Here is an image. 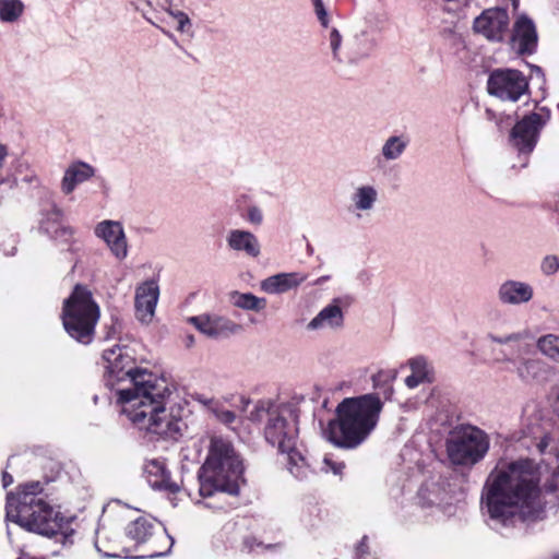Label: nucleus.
<instances>
[{
  "mask_svg": "<svg viewBox=\"0 0 559 559\" xmlns=\"http://www.w3.org/2000/svg\"><path fill=\"white\" fill-rule=\"evenodd\" d=\"M542 469L531 459L500 463L489 474L481 492V506L495 530L518 522L537 521L547 504L559 503V466L540 485Z\"/></svg>",
  "mask_w": 559,
  "mask_h": 559,
  "instance_id": "obj_1",
  "label": "nucleus"
},
{
  "mask_svg": "<svg viewBox=\"0 0 559 559\" xmlns=\"http://www.w3.org/2000/svg\"><path fill=\"white\" fill-rule=\"evenodd\" d=\"M107 382L129 380L130 386L118 390L121 412L139 429L159 436L174 437L179 423L166 409L169 396L165 379L146 369L134 368V359L126 346L115 345L103 353Z\"/></svg>",
  "mask_w": 559,
  "mask_h": 559,
  "instance_id": "obj_2",
  "label": "nucleus"
},
{
  "mask_svg": "<svg viewBox=\"0 0 559 559\" xmlns=\"http://www.w3.org/2000/svg\"><path fill=\"white\" fill-rule=\"evenodd\" d=\"M298 409L292 403L258 401L249 419L264 423L263 435L267 443L286 456L287 469L299 480L309 477L313 469L298 448Z\"/></svg>",
  "mask_w": 559,
  "mask_h": 559,
  "instance_id": "obj_3",
  "label": "nucleus"
},
{
  "mask_svg": "<svg viewBox=\"0 0 559 559\" xmlns=\"http://www.w3.org/2000/svg\"><path fill=\"white\" fill-rule=\"evenodd\" d=\"M382 407L376 394L344 399L336 407V419L324 429V437L337 448L356 449L374 430Z\"/></svg>",
  "mask_w": 559,
  "mask_h": 559,
  "instance_id": "obj_4",
  "label": "nucleus"
},
{
  "mask_svg": "<svg viewBox=\"0 0 559 559\" xmlns=\"http://www.w3.org/2000/svg\"><path fill=\"white\" fill-rule=\"evenodd\" d=\"M43 486L32 481L19 487L16 493L7 495L5 515L11 522L29 532L44 536H53L66 523L64 516L45 501L39 493Z\"/></svg>",
  "mask_w": 559,
  "mask_h": 559,
  "instance_id": "obj_5",
  "label": "nucleus"
},
{
  "mask_svg": "<svg viewBox=\"0 0 559 559\" xmlns=\"http://www.w3.org/2000/svg\"><path fill=\"white\" fill-rule=\"evenodd\" d=\"M242 472V462L231 442L221 436H212L206 459L198 473L200 496H237Z\"/></svg>",
  "mask_w": 559,
  "mask_h": 559,
  "instance_id": "obj_6",
  "label": "nucleus"
},
{
  "mask_svg": "<svg viewBox=\"0 0 559 559\" xmlns=\"http://www.w3.org/2000/svg\"><path fill=\"white\" fill-rule=\"evenodd\" d=\"M99 318L100 308L92 292L85 286L75 285L71 295L64 299L61 312L67 334L82 345H90L95 337Z\"/></svg>",
  "mask_w": 559,
  "mask_h": 559,
  "instance_id": "obj_7",
  "label": "nucleus"
},
{
  "mask_svg": "<svg viewBox=\"0 0 559 559\" xmlns=\"http://www.w3.org/2000/svg\"><path fill=\"white\" fill-rule=\"evenodd\" d=\"M488 337L495 343L508 346V350L501 352L502 358L498 361L510 364L511 370L522 382L532 384L546 380L549 367L536 357L533 345L524 342L521 334L513 333L507 336L489 334Z\"/></svg>",
  "mask_w": 559,
  "mask_h": 559,
  "instance_id": "obj_8",
  "label": "nucleus"
},
{
  "mask_svg": "<svg viewBox=\"0 0 559 559\" xmlns=\"http://www.w3.org/2000/svg\"><path fill=\"white\" fill-rule=\"evenodd\" d=\"M486 117L489 120H495L500 130L512 126L510 143L518 150L520 157L523 159L522 167H526L528 155L534 151L539 133L549 119L548 111L543 114L531 112L515 123L512 115H507L502 111L496 112L491 108L486 109Z\"/></svg>",
  "mask_w": 559,
  "mask_h": 559,
  "instance_id": "obj_9",
  "label": "nucleus"
},
{
  "mask_svg": "<svg viewBox=\"0 0 559 559\" xmlns=\"http://www.w3.org/2000/svg\"><path fill=\"white\" fill-rule=\"evenodd\" d=\"M488 435L478 427L466 425L454 429L447 440V452L455 465H474L489 451Z\"/></svg>",
  "mask_w": 559,
  "mask_h": 559,
  "instance_id": "obj_10",
  "label": "nucleus"
},
{
  "mask_svg": "<svg viewBox=\"0 0 559 559\" xmlns=\"http://www.w3.org/2000/svg\"><path fill=\"white\" fill-rule=\"evenodd\" d=\"M127 534L136 544H148V551L143 557L158 558L166 556L173 545V538L153 519L139 518L127 527Z\"/></svg>",
  "mask_w": 559,
  "mask_h": 559,
  "instance_id": "obj_11",
  "label": "nucleus"
},
{
  "mask_svg": "<svg viewBox=\"0 0 559 559\" xmlns=\"http://www.w3.org/2000/svg\"><path fill=\"white\" fill-rule=\"evenodd\" d=\"M489 94L502 102H518L528 90V82L522 72L498 69L490 73L487 82Z\"/></svg>",
  "mask_w": 559,
  "mask_h": 559,
  "instance_id": "obj_12",
  "label": "nucleus"
},
{
  "mask_svg": "<svg viewBox=\"0 0 559 559\" xmlns=\"http://www.w3.org/2000/svg\"><path fill=\"white\" fill-rule=\"evenodd\" d=\"M510 19L507 10L492 8L485 10L474 20L473 28L490 41H502L509 31Z\"/></svg>",
  "mask_w": 559,
  "mask_h": 559,
  "instance_id": "obj_13",
  "label": "nucleus"
},
{
  "mask_svg": "<svg viewBox=\"0 0 559 559\" xmlns=\"http://www.w3.org/2000/svg\"><path fill=\"white\" fill-rule=\"evenodd\" d=\"M94 234L103 240L110 253L119 261H123L129 253V246L124 228L118 221L104 219L96 224Z\"/></svg>",
  "mask_w": 559,
  "mask_h": 559,
  "instance_id": "obj_14",
  "label": "nucleus"
},
{
  "mask_svg": "<svg viewBox=\"0 0 559 559\" xmlns=\"http://www.w3.org/2000/svg\"><path fill=\"white\" fill-rule=\"evenodd\" d=\"M510 44L518 55H533L536 51L538 35L535 23L527 15L521 14L515 20Z\"/></svg>",
  "mask_w": 559,
  "mask_h": 559,
  "instance_id": "obj_15",
  "label": "nucleus"
},
{
  "mask_svg": "<svg viewBox=\"0 0 559 559\" xmlns=\"http://www.w3.org/2000/svg\"><path fill=\"white\" fill-rule=\"evenodd\" d=\"M343 306H346L344 298L336 297L330 304L324 306L318 314L312 318L308 324V331L321 330H340L344 326V312Z\"/></svg>",
  "mask_w": 559,
  "mask_h": 559,
  "instance_id": "obj_16",
  "label": "nucleus"
},
{
  "mask_svg": "<svg viewBox=\"0 0 559 559\" xmlns=\"http://www.w3.org/2000/svg\"><path fill=\"white\" fill-rule=\"evenodd\" d=\"M497 298L503 306L526 305L534 298V287L527 282L509 278L499 284Z\"/></svg>",
  "mask_w": 559,
  "mask_h": 559,
  "instance_id": "obj_17",
  "label": "nucleus"
},
{
  "mask_svg": "<svg viewBox=\"0 0 559 559\" xmlns=\"http://www.w3.org/2000/svg\"><path fill=\"white\" fill-rule=\"evenodd\" d=\"M188 321L202 334L212 338L228 336L240 331L239 324L219 316L201 314L190 317Z\"/></svg>",
  "mask_w": 559,
  "mask_h": 559,
  "instance_id": "obj_18",
  "label": "nucleus"
},
{
  "mask_svg": "<svg viewBox=\"0 0 559 559\" xmlns=\"http://www.w3.org/2000/svg\"><path fill=\"white\" fill-rule=\"evenodd\" d=\"M159 297V287L157 282L151 280L142 283L135 289V314L142 323H150L154 317L156 305Z\"/></svg>",
  "mask_w": 559,
  "mask_h": 559,
  "instance_id": "obj_19",
  "label": "nucleus"
},
{
  "mask_svg": "<svg viewBox=\"0 0 559 559\" xmlns=\"http://www.w3.org/2000/svg\"><path fill=\"white\" fill-rule=\"evenodd\" d=\"M310 2L313 7L314 14L320 25L324 28V38L329 43L333 60L338 63L344 62V60L341 58V46L343 37L338 28L330 25L329 13L323 0H310Z\"/></svg>",
  "mask_w": 559,
  "mask_h": 559,
  "instance_id": "obj_20",
  "label": "nucleus"
},
{
  "mask_svg": "<svg viewBox=\"0 0 559 559\" xmlns=\"http://www.w3.org/2000/svg\"><path fill=\"white\" fill-rule=\"evenodd\" d=\"M226 243L231 251L243 253L252 259H257L261 254V243L250 230L230 229L226 237Z\"/></svg>",
  "mask_w": 559,
  "mask_h": 559,
  "instance_id": "obj_21",
  "label": "nucleus"
},
{
  "mask_svg": "<svg viewBox=\"0 0 559 559\" xmlns=\"http://www.w3.org/2000/svg\"><path fill=\"white\" fill-rule=\"evenodd\" d=\"M144 473L150 486L154 489L165 490L170 493L180 491V486L170 479L165 463L159 460L148 461L144 466Z\"/></svg>",
  "mask_w": 559,
  "mask_h": 559,
  "instance_id": "obj_22",
  "label": "nucleus"
},
{
  "mask_svg": "<svg viewBox=\"0 0 559 559\" xmlns=\"http://www.w3.org/2000/svg\"><path fill=\"white\" fill-rule=\"evenodd\" d=\"M307 280L300 272L278 273L261 282V289L267 294L277 295L297 288Z\"/></svg>",
  "mask_w": 559,
  "mask_h": 559,
  "instance_id": "obj_23",
  "label": "nucleus"
},
{
  "mask_svg": "<svg viewBox=\"0 0 559 559\" xmlns=\"http://www.w3.org/2000/svg\"><path fill=\"white\" fill-rule=\"evenodd\" d=\"M412 373L405 378V385L408 389H416L420 384L431 383L435 380L433 368L423 356H417L408 360Z\"/></svg>",
  "mask_w": 559,
  "mask_h": 559,
  "instance_id": "obj_24",
  "label": "nucleus"
},
{
  "mask_svg": "<svg viewBox=\"0 0 559 559\" xmlns=\"http://www.w3.org/2000/svg\"><path fill=\"white\" fill-rule=\"evenodd\" d=\"M94 176V168L83 162L71 164L64 171L61 182V189L66 194H70L81 183Z\"/></svg>",
  "mask_w": 559,
  "mask_h": 559,
  "instance_id": "obj_25",
  "label": "nucleus"
},
{
  "mask_svg": "<svg viewBox=\"0 0 559 559\" xmlns=\"http://www.w3.org/2000/svg\"><path fill=\"white\" fill-rule=\"evenodd\" d=\"M374 48L373 38L365 31L356 34L348 44L346 62L357 64L368 58Z\"/></svg>",
  "mask_w": 559,
  "mask_h": 559,
  "instance_id": "obj_26",
  "label": "nucleus"
},
{
  "mask_svg": "<svg viewBox=\"0 0 559 559\" xmlns=\"http://www.w3.org/2000/svg\"><path fill=\"white\" fill-rule=\"evenodd\" d=\"M378 190L373 186L360 185L356 187L350 195V201L357 216L360 217V213L371 212L378 202Z\"/></svg>",
  "mask_w": 559,
  "mask_h": 559,
  "instance_id": "obj_27",
  "label": "nucleus"
},
{
  "mask_svg": "<svg viewBox=\"0 0 559 559\" xmlns=\"http://www.w3.org/2000/svg\"><path fill=\"white\" fill-rule=\"evenodd\" d=\"M448 492L437 483L424 484L417 493V503L421 508L442 507L448 503Z\"/></svg>",
  "mask_w": 559,
  "mask_h": 559,
  "instance_id": "obj_28",
  "label": "nucleus"
},
{
  "mask_svg": "<svg viewBox=\"0 0 559 559\" xmlns=\"http://www.w3.org/2000/svg\"><path fill=\"white\" fill-rule=\"evenodd\" d=\"M396 378V370H380L376 374L372 376L373 388L377 390L374 393L379 399L380 395L383 396L384 400H390L394 392L393 390V381Z\"/></svg>",
  "mask_w": 559,
  "mask_h": 559,
  "instance_id": "obj_29",
  "label": "nucleus"
},
{
  "mask_svg": "<svg viewBox=\"0 0 559 559\" xmlns=\"http://www.w3.org/2000/svg\"><path fill=\"white\" fill-rule=\"evenodd\" d=\"M165 4L164 11L177 22L176 31L180 34L193 37V23L189 15L186 12L176 9L173 0H165Z\"/></svg>",
  "mask_w": 559,
  "mask_h": 559,
  "instance_id": "obj_30",
  "label": "nucleus"
},
{
  "mask_svg": "<svg viewBox=\"0 0 559 559\" xmlns=\"http://www.w3.org/2000/svg\"><path fill=\"white\" fill-rule=\"evenodd\" d=\"M231 304L240 309L250 311H262L266 307V299L251 293L234 292L230 295Z\"/></svg>",
  "mask_w": 559,
  "mask_h": 559,
  "instance_id": "obj_31",
  "label": "nucleus"
},
{
  "mask_svg": "<svg viewBox=\"0 0 559 559\" xmlns=\"http://www.w3.org/2000/svg\"><path fill=\"white\" fill-rule=\"evenodd\" d=\"M408 141L402 135L390 136L382 145L381 154L385 160H395L406 150Z\"/></svg>",
  "mask_w": 559,
  "mask_h": 559,
  "instance_id": "obj_32",
  "label": "nucleus"
},
{
  "mask_svg": "<svg viewBox=\"0 0 559 559\" xmlns=\"http://www.w3.org/2000/svg\"><path fill=\"white\" fill-rule=\"evenodd\" d=\"M24 9L22 0H0V21L15 23L23 15Z\"/></svg>",
  "mask_w": 559,
  "mask_h": 559,
  "instance_id": "obj_33",
  "label": "nucleus"
},
{
  "mask_svg": "<svg viewBox=\"0 0 559 559\" xmlns=\"http://www.w3.org/2000/svg\"><path fill=\"white\" fill-rule=\"evenodd\" d=\"M536 345L542 354L554 360H559V336L555 334L544 335L538 338Z\"/></svg>",
  "mask_w": 559,
  "mask_h": 559,
  "instance_id": "obj_34",
  "label": "nucleus"
},
{
  "mask_svg": "<svg viewBox=\"0 0 559 559\" xmlns=\"http://www.w3.org/2000/svg\"><path fill=\"white\" fill-rule=\"evenodd\" d=\"M204 405L209 407L215 418L226 426H231L236 420V414L229 409H225L218 402L213 400H202Z\"/></svg>",
  "mask_w": 559,
  "mask_h": 559,
  "instance_id": "obj_35",
  "label": "nucleus"
},
{
  "mask_svg": "<svg viewBox=\"0 0 559 559\" xmlns=\"http://www.w3.org/2000/svg\"><path fill=\"white\" fill-rule=\"evenodd\" d=\"M62 212L61 210L53 207L47 213L46 217L40 222V229L51 237L50 230H58V227L62 225Z\"/></svg>",
  "mask_w": 559,
  "mask_h": 559,
  "instance_id": "obj_36",
  "label": "nucleus"
},
{
  "mask_svg": "<svg viewBox=\"0 0 559 559\" xmlns=\"http://www.w3.org/2000/svg\"><path fill=\"white\" fill-rule=\"evenodd\" d=\"M540 271L546 276H551L559 271V258L555 254H548L543 258Z\"/></svg>",
  "mask_w": 559,
  "mask_h": 559,
  "instance_id": "obj_37",
  "label": "nucleus"
},
{
  "mask_svg": "<svg viewBox=\"0 0 559 559\" xmlns=\"http://www.w3.org/2000/svg\"><path fill=\"white\" fill-rule=\"evenodd\" d=\"M51 231V239L64 243H69L72 241L73 236L75 234V230L73 227L69 225L62 224L60 227H58V230H50Z\"/></svg>",
  "mask_w": 559,
  "mask_h": 559,
  "instance_id": "obj_38",
  "label": "nucleus"
},
{
  "mask_svg": "<svg viewBox=\"0 0 559 559\" xmlns=\"http://www.w3.org/2000/svg\"><path fill=\"white\" fill-rule=\"evenodd\" d=\"M345 468L344 462L334 461L330 455H325L322 461L321 469L325 473H333L334 475H341Z\"/></svg>",
  "mask_w": 559,
  "mask_h": 559,
  "instance_id": "obj_39",
  "label": "nucleus"
},
{
  "mask_svg": "<svg viewBox=\"0 0 559 559\" xmlns=\"http://www.w3.org/2000/svg\"><path fill=\"white\" fill-rule=\"evenodd\" d=\"M246 221L254 226L263 223V212L258 205H249L247 209Z\"/></svg>",
  "mask_w": 559,
  "mask_h": 559,
  "instance_id": "obj_40",
  "label": "nucleus"
},
{
  "mask_svg": "<svg viewBox=\"0 0 559 559\" xmlns=\"http://www.w3.org/2000/svg\"><path fill=\"white\" fill-rule=\"evenodd\" d=\"M487 320L491 325L498 326L500 323L503 322V316L498 308H495L488 311Z\"/></svg>",
  "mask_w": 559,
  "mask_h": 559,
  "instance_id": "obj_41",
  "label": "nucleus"
},
{
  "mask_svg": "<svg viewBox=\"0 0 559 559\" xmlns=\"http://www.w3.org/2000/svg\"><path fill=\"white\" fill-rule=\"evenodd\" d=\"M368 537L364 536L361 540L359 542L358 546L356 547V557L357 559H362L366 555L369 554V547H368Z\"/></svg>",
  "mask_w": 559,
  "mask_h": 559,
  "instance_id": "obj_42",
  "label": "nucleus"
},
{
  "mask_svg": "<svg viewBox=\"0 0 559 559\" xmlns=\"http://www.w3.org/2000/svg\"><path fill=\"white\" fill-rule=\"evenodd\" d=\"M9 156V148L5 144L0 143V176L2 175L3 168L7 164Z\"/></svg>",
  "mask_w": 559,
  "mask_h": 559,
  "instance_id": "obj_43",
  "label": "nucleus"
},
{
  "mask_svg": "<svg viewBox=\"0 0 559 559\" xmlns=\"http://www.w3.org/2000/svg\"><path fill=\"white\" fill-rule=\"evenodd\" d=\"M532 70V78L536 79L540 84L545 83V74L540 67L538 66H531Z\"/></svg>",
  "mask_w": 559,
  "mask_h": 559,
  "instance_id": "obj_44",
  "label": "nucleus"
},
{
  "mask_svg": "<svg viewBox=\"0 0 559 559\" xmlns=\"http://www.w3.org/2000/svg\"><path fill=\"white\" fill-rule=\"evenodd\" d=\"M551 438L549 436H545L538 443V449L543 453L549 447Z\"/></svg>",
  "mask_w": 559,
  "mask_h": 559,
  "instance_id": "obj_45",
  "label": "nucleus"
},
{
  "mask_svg": "<svg viewBox=\"0 0 559 559\" xmlns=\"http://www.w3.org/2000/svg\"><path fill=\"white\" fill-rule=\"evenodd\" d=\"M2 483H3V487L7 488L8 486H10L13 483V477L9 473L3 472Z\"/></svg>",
  "mask_w": 559,
  "mask_h": 559,
  "instance_id": "obj_46",
  "label": "nucleus"
},
{
  "mask_svg": "<svg viewBox=\"0 0 559 559\" xmlns=\"http://www.w3.org/2000/svg\"><path fill=\"white\" fill-rule=\"evenodd\" d=\"M552 407L557 416L559 417V390L556 393L555 400L552 402Z\"/></svg>",
  "mask_w": 559,
  "mask_h": 559,
  "instance_id": "obj_47",
  "label": "nucleus"
},
{
  "mask_svg": "<svg viewBox=\"0 0 559 559\" xmlns=\"http://www.w3.org/2000/svg\"><path fill=\"white\" fill-rule=\"evenodd\" d=\"M330 278V276L325 275V276H321L319 277L318 280L314 281L313 285H321L323 284L325 281H328Z\"/></svg>",
  "mask_w": 559,
  "mask_h": 559,
  "instance_id": "obj_48",
  "label": "nucleus"
},
{
  "mask_svg": "<svg viewBox=\"0 0 559 559\" xmlns=\"http://www.w3.org/2000/svg\"><path fill=\"white\" fill-rule=\"evenodd\" d=\"M194 343V338L192 335H188L187 336V345L188 346H191L192 344Z\"/></svg>",
  "mask_w": 559,
  "mask_h": 559,
  "instance_id": "obj_49",
  "label": "nucleus"
},
{
  "mask_svg": "<svg viewBox=\"0 0 559 559\" xmlns=\"http://www.w3.org/2000/svg\"><path fill=\"white\" fill-rule=\"evenodd\" d=\"M512 1V5L514 9H516L519 7V1L520 0H511Z\"/></svg>",
  "mask_w": 559,
  "mask_h": 559,
  "instance_id": "obj_50",
  "label": "nucleus"
},
{
  "mask_svg": "<svg viewBox=\"0 0 559 559\" xmlns=\"http://www.w3.org/2000/svg\"><path fill=\"white\" fill-rule=\"evenodd\" d=\"M163 32H164L166 35H168L169 37H173V35H171L169 32H166V31H164V29H163Z\"/></svg>",
  "mask_w": 559,
  "mask_h": 559,
  "instance_id": "obj_51",
  "label": "nucleus"
},
{
  "mask_svg": "<svg viewBox=\"0 0 559 559\" xmlns=\"http://www.w3.org/2000/svg\"><path fill=\"white\" fill-rule=\"evenodd\" d=\"M555 559H559V557H556Z\"/></svg>",
  "mask_w": 559,
  "mask_h": 559,
  "instance_id": "obj_52",
  "label": "nucleus"
}]
</instances>
